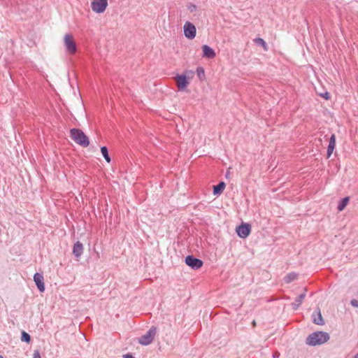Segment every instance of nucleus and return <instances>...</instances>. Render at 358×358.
Returning a JSON list of instances; mask_svg holds the SVG:
<instances>
[{
  "label": "nucleus",
  "instance_id": "nucleus-31",
  "mask_svg": "<svg viewBox=\"0 0 358 358\" xmlns=\"http://www.w3.org/2000/svg\"><path fill=\"white\" fill-rule=\"evenodd\" d=\"M252 324H253V326L256 325L255 321H253Z\"/></svg>",
  "mask_w": 358,
  "mask_h": 358
},
{
  "label": "nucleus",
  "instance_id": "nucleus-26",
  "mask_svg": "<svg viewBox=\"0 0 358 358\" xmlns=\"http://www.w3.org/2000/svg\"><path fill=\"white\" fill-rule=\"evenodd\" d=\"M280 354L278 352H275L273 354V358H278Z\"/></svg>",
  "mask_w": 358,
  "mask_h": 358
},
{
  "label": "nucleus",
  "instance_id": "nucleus-24",
  "mask_svg": "<svg viewBox=\"0 0 358 358\" xmlns=\"http://www.w3.org/2000/svg\"><path fill=\"white\" fill-rule=\"evenodd\" d=\"M320 96H322L323 98H324L326 100H329L330 99L329 93L327 92H326L324 94H320Z\"/></svg>",
  "mask_w": 358,
  "mask_h": 358
},
{
  "label": "nucleus",
  "instance_id": "nucleus-10",
  "mask_svg": "<svg viewBox=\"0 0 358 358\" xmlns=\"http://www.w3.org/2000/svg\"><path fill=\"white\" fill-rule=\"evenodd\" d=\"M34 280L38 289V290L41 292H43L45 290V285H44V278L43 275L41 273H36L34 275Z\"/></svg>",
  "mask_w": 358,
  "mask_h": 358
},
{
  "label": "nucleus",
  "instance_id": "nucleus-20",
  "mask_svg": "<svg viewBox=\"0 0 358 358\" xmlns=\"http://www.w3.org/2000/svg\"><path fill=\"white\" fill-rule=\"evenodd\" d=\"M297 275L295 273H291L287 275V276L285 278V280L287 283H289L292 281L296 279Z\"/></svg>",
  "mask_w": 358,
  "mask_h": 358
},
{
  "label": "nucleus",
  "instance_id": "nucleus-29",
  "mask_svg": "<svg viewBox=\"0 0 358 358\" xmlns=\"http://www.w3.org/2000/svg\"><path fill=\"white\" fill-rule=\"evenodd\" d=\"M195 8H196V6L193 5L192 7L191 11H193V9H195Z\"/></svg>",
  "mask_w": 358,
  "mask_h": 358
},
{
  "label": "nucleus",
  "instance_id": "nucleus-21",
  "mask_svg": "<svg viewBox=\"0 0 358 358\" xmlns=\"http://www.w3.org/2000/svg\"><path fill=\"white\" fill-rule=\"evenodd\" d=\"M196 73H197V76L200 80H203L205 78V72H204L203 68L198 67L196 69Z\"/></svg>",
  "mask_w": 358,
  "mask_h": 358
},
{
  "label": "nucleus",
  "instance_id": "nucleus-23",
  "mask_svg": "<svg viewBox=\"0 0 358 358\" xmlns=\"http://www.w3.org/2000/svg\"><path fill=\"white\" fill-rule=\"evenodd\" d=\"M350 303L353 307L357 308L358 307V299H352L350 301Z\"/></svg>",
  "mask_w": 358,
  "mask_h": 358
},
{
  "label": "nucleus",
  "instance_id": "nucleus-17",
  "mask_svg": "<svg viewBox=\"0 0 358 358\" xmlns=\"http://www.w3.org/2000/svg\"><path fill=\"white\" fill-rule=\"evenodd\" d=\"M254 42L259 45H261L263 49L265 50V51H267L268 50V45L266 43V42L264 41V40L262 38H256L254 39Z\"/></svg>",
  "mask_w": 358,
  "mask_h": 358
},
{
  "label": "nucleus",
  "instance_id": "nucleus-16",
  "mask_svg": "<svg viewBox=\"0 0 358 358\" xmlns=\"http://www.w3.org/2000/svg\"><path fill=\"white\" fill-rule=\"evenodd\" d=\"M349 202V197H345L343 198L340 202L338 204V211H343L345 208L346 207V206L348 205Z\"/></svg>",
  "mask_w": 358,
  "mask_h": 358
},
{
  "label": "nucleus",
  "instance_id": "nucleus-4",
  "mask_svg": "<svg viewBox=\"0 0 358 358\" xmlns=\"http://www.w3.org/2000/svg\"><path fill=\"white\" fill-rule=\"evenodd\" d=\"M108 6V0H93L91 3L92 10L96 13H103Z\"/></svg>",
  "mask_w": 358,
  "mask_h": 358
},
{
  "label": "nucleus",
  "instance_id": "nucleus-1",
  "mask_svg": "<svg viewBox=\"0 0 358 358\" xmlns=\"http://www.w3.org/2000/svg\"><path fill=\"white\" fill-rule=\"evenodd\" d=\"M70 136L77 144L86 148L90 145V140L85 133L79 129H71Z\"/></svg>",
  "mask_w": 358,
  "mask_h": 358
},
{
  "label": "nucleus",
  "instance_id": "nucleus-28",
  "mask_svg": "<svg viewBox=\"0 0 358 358\" xmlns=\"http://www.w3.org/2000/svg\"><path fill=\"white\" fill-rule=\"evenodd\" d=\"M195 8H196V6L193 5L192 7L191 11H193V9H195Z\"/></svg>",
  "mask_w": 358,
  "mask_h": 358
},
{
  "label": "nucleus",
  "instance_id": "nucleus-8",
  "mask_svg": "<svg viewBox=\"0 0 358 358\" xmlns=\"http://www.w3.org/2000/svg\"><path fill=\"white\" fill-rule=\"evenodd\" d=\"M236 231L240 238H246L250 234L251 227L249 224L243 223L236 227Z\"/></svg>",
  "mask_w": 358,
  "mask_h": 358
},
{
  "label": "nucleus",
  "instance_id": "nucleus-13",
  "mask_svg": "<svg viewBox=\"0 0 358 358\" xmlns=\"http://www.w3.org/2000/svg\"><path fill=\"white\" fill-rule=\"evenodd\" d=\"M336 146V136L332 134L329 139V143L327 148V157H329L334 152Z\"/></svg>",
  "mask_w": 358,
  "mask_h": 358
},
{
  "label": "nucleus",
  "instance_id": "nucleus-7",
  "mask_svg": "<svg viewBox=\"0 0 358 358\" xmlns=\"http://www.w3.org/2000/svg\"><path fill=\"white\" fill-rule=\"evenodd\" d=\"M156 334V328L152 327L145 335L140 338L139 343L147 345L152 343Z\"/></svg>",
  "mask_w": 358,
  "mask_h": 358
},
{
  "label": "nucleus",
  "instance_id": "nucleus-14",
  "mask_svg": "<svg viewBox=\"0 0 358 358\" xmlns=\"http://www.w3.org/2000/svg\"><path fill=\"white\" fill-rule=\"evenodd\" d=\"M305 296H306V291L296 298L295 301L292 304V307L294 310H296L300 306V305L302 303Z\"/></svg>",
  "mask_w": 358,
  "mask_h": 358
},
{
  "label": "nucleus",
  "instance_id": "nucleus-2",
  "mask_svg": "<svg viewBox=\"0 0 358 358\" xmlns=\"http://www.w3.org/2000/svg\"><path fill=\"white\" fill-rule=\"evenodd\" d=\"M329 339L327 333L323 331L314 332L308 336L306 343L309 345H321Z\"/></svg>",
  "mask_w": 358,
  "mask_h": 358
},
{
  "label": "nucleus",
  "instance_id": "nucleus-25",
  "mask_svg": "<svg viewBox=\"0 0 358 358\" xmlns=\"http://www.w3.org/2000/svg\"><path fill=\"white\" fill-rule=\"evenodd\" d=\"M33 358H41L38 350H35L33 354Z\"/></svg>",
  "mask_w": 358,
  "mask_h": 358
},
{
  "label": "nucleus",
  "instance_id": "nucleus-33",
  "mask_svg": "<svg viewBox=\"0 0 358 358\" xmlns=\"http://www.w3.org/2000/svg\"><path fill=\"white\" fill-rule=\"evenodd\" d=\"M0 358H3V356H1V355H0Z\"/></svg>",
  "mask_w": 358,
  "mask_h": 358
},
{
  "label": "nucleus",
  "instance_id": "nucleus-5",
  "mask_svg": "<svg viewBox=\"0 0 358 358\" xmlns=\"http://www.w3.org/2000/svg\"><path fill=\"white\" fill-rule=\"evenodd\" d=\"M184 35L188 39H194L196 34L195 26L190 22H186L183 27Z\"/></svg>",
  "mask_w": 358,
  "mask_h": 358
},
{
  "label": "nucleus",
  "instance_id": "nucleus-6",
  "mask_svg": "<svg viewBox=\"0 0 358 358\" xmlns=\"http://www.w3.org/2000/svg\"><path fill=\"white\" fill-rule=\"evenodd\" d=\"M174 80L179 91H184L189 84V81L186 75H177Z\"/></svg>",
  "mask_w": 358,
  "mask_h": 358
},
{
  "label": "nucleus",
  "instance_id": "nucleus-12",
  "mask_svg": "<svg viewBox=\"0 0 358 358\" xmlns=\"http://www.w3.org/2000/svg\"><path fill=\"white\" fill-rule=\"evenodd\" d=\"M83 252V245L80 241H77L73 248V254L76 258H80Z\"/></svg>",
  "mask_w": 358,
  "mask_h": 358
},
{
  "label": "nucleus",
  "instance_id": "nucleus-15",
  "mask_svg": "<svg viewBox=\"0 0 358 358\" xmlns=\"http://www.w3.org/2000/svg\"><path fill=\"white\" fill-rule=\"evenodd\" d=\"M225 184L224 182H220L217 185L213 187V194L215 195L220 194L224 189Z\"/></svg>",
  "mask_w": 358,
  "mask_h": 358
},
{
  "label": "nucleus",
  "instance_id": "nucleus-18",
  "mask_svg": "<svg viewBox=\"0 0 358 358\" xmlns=\"http://www.w3.org/2000/svg\"><path fill=\"white\" fill-rule=\"evenodd\" d=\"M313 322L318 325H322L324 324L320 311H318L317 315L313 317Z\"/></svg>",
  "mask_w": 358,
  "mask_h": 358
},
{
  "label": "nucleus",
  "instance_id": "nucleus-3",
  "mask_svg": "<svg viewBox=\"0 0 358 358\" xmlns=\"http://www.w3.org/2000/svg\"><path fill=\"white\" fill-rule=\"evenodd\" d=\"M64 45L68 54L73 55L76 53L77 45L71 34H66L64 36Z\"/></svg>",
  "mask_w": 358,
  "mask_h": 358
},
{
  "label": "nucleus",
  "instance_id": "nucleus-32",
  "mask_svg": "<svg viewBox=\"0 0 358 358\" xmlns=\"http://www.w3.org/2000/svg\"><path fill=\"white\" fill-rule=\"evenodd\" d=\"M354 358H358V353L354 357Z\"/></svg>",
  "mask_w": 358,
  "mask_h": 358
},
{
  "label": "nucleus",
  "instance_id": "nucleus-11",
  "mask_svg": "<svg viewBox=\"0 0 358 358\" xmlns=\"http://www.w3.org/2000/svg\"><path fill=\"white\" fill-rule=\"evenodd\" d=\"M203 50V57L208 59H213L215 57V52L214 50L207 45H203L201 47Z\"/></svg>",
  "mask_w": 358,
  "mask_h": 358
},
{
  "label": "nucleus",
  "instance_id": "nucleus-27",
  "mask_svg": "<svg viewBox=\"0 0 358 358\" xmlns=\"http://www.w3.org/2000/svg\"><path fill=\"white\" fill-rule=\"evenodd\" d=\"M124 357L125 358H134V357H132V355H125Z\"/></svg>",
  "mask_w": 358,
  "mask_h": 358
},
{
  "label": "nucleus",
  "instance_id": "nucleus-19",
  "mask_svg": "<svg viewBox=\"0 0 358 358\" xmlns=\"http://www.w3.org/2000/svg\"><path fill=\"white\" fill-rule=\"evenodd\" d=\"M101 152L106 161L109 163L110 162V157H109L107 148L106 146L101 147Z\"/></svg>",
  "mask_w": 358,
  "mask_h": 358
},
{
  "label": "nucleus",
  "instance_id": "nucleus-22",
  "mask_svg": "<svg viewBox=\"0 0 358 358\" xmlns=\"http://www.w3.org/2000/svg\"><path fill=\"white\" fill-rule=\"evenodd\" d=\"M30 340H31V337H30L29 334L25 331H23L22 334V341L29 343L30 341Z\"/></svg>",
  "mask_w": 358,
  "mask_h": 358
},
{
  "label": "nucleus",
  "instance_id": "nucleus-9",
  "mask_svg": "<svg viewBox=\"0 0 358 358\" xmlns=\"http://www.w3.org/2000/svg\"><path fill=\"white\" fill-rule=\"evenodd\" d=\"M185 263L192 268L197 270L203 266V262L192 255H189L185 258Z\"/></svg>",
  "mask_w": 358,
  "mask_h": 358
},
{
  "label": "nucleus",
  "instance_id": "nucleus-30",
  "mask_svg": "<svg viewBox=\"0 0 358 358\" xmlns=\"http://www.w3.org/2000/svg\"><path fill=\"white\" fill-rule=\"evenodd\" d=\"M195 8H196V6L193 5L192 7L191 11H193V9H195Z\"/></svg>",
  "mask_w": 358,
  "mask_h": 358
}]
</instances>
